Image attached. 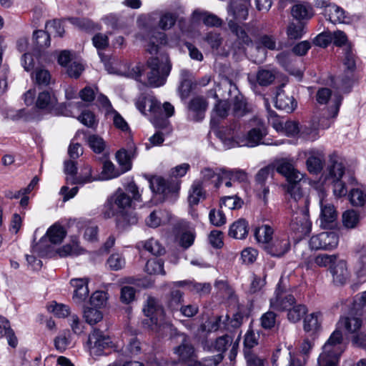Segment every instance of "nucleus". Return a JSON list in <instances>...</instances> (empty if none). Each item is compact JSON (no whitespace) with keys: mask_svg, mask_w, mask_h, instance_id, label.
<instances>
[{"mask_svg":"<svg viewBox=\"0 0 366 366\" xmlns=\"http://www.w3.org/2000/svg\"><path fill=\"white\" fill-rule=\"evenodd\" d=\"M316 99L320 104H327L329 101L332 102V106L330 108V118H335L339 112L340 107L342 104V97L337 92L332 95V92L328 88L320 89L316 94Z\"/></svg>","mask_w":366,"mask_h":366,"instance_id":"4468645a","label":"nucleus"},{"mask_svg":"<svg viewBox=\"0 0 366 366\" xmlns=\"http://www.w3.org/2000/svg\"><path fill=\"white\" fill-rule=\"evenodd\" d=\"M125 190L126 192L119 189L111 197L109 204L112 211L107 213L109 217L117 215V225L122 229L136 224L138 222L136 213L128 211L132 206V199L127 192L132 194L134 201L142 202L139 188L134 181L127 184Z\"/></svg>","mask_w":366,"mask_h":366,"instance_id":"7ed1b4c3","label":"nucleus"},{"mask_svg":"<svg viewBox=\"0 0 366 366\" xmlns=\"http://www.w3.org/2000/svg\"><path fill=\"white\" fill-rule=\"evenodd\" d=\"M292 15L299 20L308 19L313 16V9L307 3L296 4L292 8Z\"/></svg>","mask_w":366,"mask_h":366,"instance_id":"4c0bfd02","label":"nucleus"},{"mask_svg":"<svg viewBox=\"0 0 366 366\" xmlns=\"http://www.w3.org/2000/svg\"><path fill=\"white\" fill-rule=\"evenodd\" d=\"M321 213L320 217L322 223L329 224L335 222L337 219V214L335 207L330 204H324L323 201H320Z\"/></svg>","mask_w":366,"mask_h":366,"instance_id":"ea45409f","label":"nucleus"},{"mask_svg":"<svg viewBox=\"0 0 366 366\" xmlns=\"http://www.w3.org/2000/svg\"><path fill=\"white\" fill-rule=\"evenodd\" d=\"M256 78L259 85L268 86L274 81L275 74L272 70L260 69L257 73Z\"/></svg>","mask_w":366,"mask_h":366,"instance_id":"052dcab7","label":"nucleus"},{"mask_svg":"<svg viewBox=\"0 0 366 366\" xmlns=\"http://www.w3.org/2000/svg\"><path fill=\"white\" fill-rule=\"evenodd\" d=\"M274 229L268 224H262L254 230V237L257 242L262 244L264 249L266 248V244H269L272 240V235Z\"/></svg>","mask_w":366,"mask_h":366,"instance_id":"2f4dec72","label":"nucleus"},{"mask_svg":"<svg viewBox=\"0 0 366 366\" xmlns=\"http://www.w3.org/2000/svg\"><path fill=\"white\" fill-rule=\"evenodd\" d=\"M228 26L230 31L237 36L239 45L249 46L252 44V40L245 28L239 26L232 19L228 20Z\"/></svg>","mask_w":366,"mask_h":366,"instance_id":"c85d7f7f","label":"nucleus"},{"mask_svg":"<svg viewBox=\"0 0 366 366\" xmlns=\"http://www.w3.org/2000/svg\"><path fill=\"white\" fill-rule=\"evenodd\" d=\"M136 156V148L133 144L127 149H122L116 154V159L122 166L123 172L129 170L132 167V159Z\"/></svg>","mask_w":366,"mask_h":366,"instance_id":"a878e982","label":"nucleus"},{"mask_svg":"<svg viewBox=\"0 0 366 366\" xmlns=\"http://www.w3.org/2000/svg\"><path fill=\"white\" fill-rule=\"evenodd\" d=\"M342 223L347 229L356 228L360 222V214L353 209L347 210L342 214Z\"/></svg>","mask_w":366,"mask_h":366,"instance_id":"de8ad7c7","label":"nucleus"},{"mask_svg":"<svg viewBox=\"0 0 366 366\" xmlns=\"http://www.w3.org/2000/svg\"><path fill=\"white\" fill-rule=\"evenodd\" d=\"M46 235L51 243L59 244L65 237L66 231L62 226L55 224L48 229Z\"/></svg>","mask_w":366,"mask_h":366,"instance_id":"a18cd8bd","label":"nucleus"},{"mask_svg":"<svg viewBox=\"0 0 366 366\" xmlns=\"http://www.w3.org/2000/svg\"><path fill=\"white\" fill-rule=\"evenodd\" d=\"M230 105L226 100H220L216 104L212 114L211 124H217L218 119H224L229 114Z\"/></svg>","mask_w":366,"mask_h":366,"instance_id":"58836bf2","label":"nucleus"},{"mask_svg":"<svg viewBox=\"0 0 366 366\" xmlns=\"http://www.w3.org/2000/svg\"><path fill=\"white\" fill-rule=\"evenodd\" d=\"M143 312L147 317H149L151 322L154 325H158L159 322L164 319V310L154 297H149L147 298Z\"/></svg>","mask_w":366,"mask_h":366,"instance_id":"aec40b11","label":"nucleus"},{"mask_svg":"<svg viewBox=\"0 0 366 366\" xmlns=\"http://www.w3.org/2000/svg\"><path fill=\"white\" fill-rule=\"evenodd\" d=\"M86 138V142L88 143L89 147L97 154L102 153L105 148V142L104 139L98 135L92 134L89 135L88 137H84Z\"/></svg>","mask_w":366,"mask_h":366,"instance_id":"bf43d9fd","label":"nucleus"},{"mask_svg":"<svg viewBox=\"0 0 366 366\" xmlns=\"http://www.w3.org/2000/svg\"><path fill=\"white\" fill-rule=\"evenodd\" d=\"M248 124L250 129L246 134H242L240 147H254L263 144V139L267 135V128L264 122L257 116L249 119Z\"/></svg>","mask_w":366,"mask_h":366,"instance_id":"423d86ee","label":"nucleus"},{"mask_svg":"<svg viewBox=\"0 0 366 366\" xmlns=\"http://www.w3.org/2000/svg\"><path fill=\"white\" fill-rule=\"evenodd\" d=\"M217 137L222 142L226 149L240 147V140L242 134L240 132V124L233 122L229 126L219 128L217 131Z\"/></svg>","mask_w":366,"mask_h":366,"instance_id":"9b49d317","label":"nucleus"},{"mask_svg":"<svg viewBox=\"0 0 366 366\" xmlns=\"http://www.w3.org/2000/svg\"><path fill=\"white\" fill-rule=\"evenodd\" d=\"M287 280L280 278L274 295L269 300V306L274 310L283 312L287 311L294 304L296 303L295 297L287 293Z\"/></svg>","mask_w":366,"mask_h":366,"instance_id":"1a4fd4ad","label":"nucleus"},{"mask_svg":"<svg viewBox=\"0 0 366 366\" xmlns=\"http://www.w3.org/2000/svg\"><path fill=\"white\" fill-rule=\"evenodd\" d=\"M189 71L186 70L181 71V82L179 86V92L182 99L187 98L192 90V81L189 78Z\"/></svg>","mask_w":366,"mask_h":366,"instance_id":"c03bdc74","label":"nucleus"},{"mask_svg":"<svg viewBox=\"0 0 366 366\" xmlns=\"http://www.w3.org/2000/svg\"><path fill=\"white\" fill-rule=\"evenodd\" d=\"M330 272L332 274L333 282L337 285H342L349 278V272L345 261L338 259L330 266Z\"/></svg>","mask_w":366,"mask_h":366,"instance_id":"412c9836","label":"nucleus"},{"mask_svg":"<svg viewBox=\"0 0 366 366\" xmlns=\"http://www.w3.org/2000/svg\"><path fill=\"white\" fill-rule=\"evenodd\" d=\"M206 197L205 192L203 190L201 181L193 182L189 192L188 202L191 207L197 205L201 199Z\"/></svg>","mask_w":366,"mask_h":366,"instance_id":"72a5a7b5","label":"nucleus"},{"mask_svg":"<svg viewBox=\"0 0 366 366\" xmlns=\"http://www.w3.org/2000/svg\"><path fill=\"white\" fill-rule=\"evenodd\" d=\"M84 318L89 325H94L102 320L103 315L96 308L86 307L84 310Z\"/></svg>","mask_w":366,"mask_h":366,"instance_id":"13d9d810","label":"nucleus"},{"mask_svg":"<svg viewBox=\"0 0 366 366\" xmlns=\"http://www.w3.org/2000/svg\"><path fill=\"white\" fill-rule=\"evenodd\" d=\"M349 199L354 206H363L366 202V192L360 188H352L349 194Z\"/></svg>","mask_w":366,"mask_h":366,"instance_id":"864d4df0","label":"nucleus"},{"mask_svg":"<svg viewBox=\"0 0 366 366\" xmlns=\"http://www.w3.org/2000/svg\"><path fill=\"white\" fill-rule=\"evenodd\" d=\"M332 83L337 90L349 93L354 83V71L345 69L341 75L332 80Z\"/></svg>","mask_w":366,"mask_h":366,"instance_id":"393cba45","label":"nucleus"},{"mask_svg":"<svg viewBox=\"0 0 366 366\" xmlns=\"http://www.w3.org/2000/svg\"><path fill=\"white\" fill-rule=\"evenodd\" d=\"M147 106L149 107V110L153 113L158 112L162 108L160 102L152 98L146 99L144 97L142 99H139L136 102L137 108L142 114H144Z\"/></svg>","mask_w":366,"mask_h":366,"instance_id":"79ce46f5","label":"nucleus"},{"mask_svg":"<svg viewBox=\"0 0 366 366\" xmlns=\"http://www.w3.org/2000/svg\"><path fill=\"white\" fill-rule=\"evenodd\" d=\"M94 180H96V178L93 177L92 167L89 164L84 165L81 169V172L78 176L66 177V179L67 184L80 185L92 182Z\"/></svg>","mask_w":366,"mask_h":366,"instance_id":"c756f323","label":"nucleus"},{"mask_svg":"<svg viewBox=\"0 0 366 366\" xmlns=\"http://www.w3.org/2000/svg\"><path fill=\"white\" fill-rule=\"evenodd\" d=\"M56 252L60 257H66L80 255L84 252V249L79 245L76 239H72L70 243L59 248Z\"/></svg>","mask_w":366,"mask_h":366,"instance_id":"e433bc0d","label":"nucleus"},{"mask_svg":"<svg viewBox=\"0 0 366 366\" xmlns=\"http://www.w3.org/2000/svg\"><path fill=\"white\" fill-rule=\"evenodd\" d=\"M177 15L172 12H165L160 16L159 27L162 30L171 29L176 23Z\"/></svg>","mask_w":366,"mask_h":366,"instance_id":"680f3d73","label":"nucleus"},{"mask_svg":"<svg viewBox=\"0 0 366 366\" xmlns=\"http://www.w3.org/2000/svg\"><path fill=\"white\" fill-rule=\"evenodd\" d=\"M69 21L73 25L86 31H92L97 29V25L88 19L70 18Z\"/></svg>","mask_w":366,"mask_h":366,"instance_id":"e2e57ef3","label":"nucleus"},{"mask_svg":"<svg viewBox=\"0 0 366 366\" xmlns=\"http://www.w3.org/2000/svg\"><path fill=\"white\" fill-rule=\"evenodd\" d=\"M248 234V223L244 219L235 221L229 229V235L234 239H243Z\"/></svg>","mask_w":366,"mask_h":366,"instance_id":"473e14b6","label":"nucleus"},{"mask_svg":"<svg viewBox=\"0 0 366 366\" xmlns=\"http://www.w3.org/2000/svg\"><path fill=\"white\" fill-rule=\"evenodd\" d=\"M257 47L262 46L269 50H279L277 44V39L274 36L264 34L259 36L257 41Z\"/></svg>","mask_w":366,"mask_h":366,"instance_id":"5fc2aeb1","label":"nucleus"},{"mask_svg":"<svg viewBox=\"0 0 366 366\" xmlns=\"http://www.w3.org/2000/svg\"><path fill=\"white\" fill-rule=\"evenodd\" d=\"M176 339L179 345L174 347V353L178 356L179 360L188 366H198L197 355L189 338L182 333L178 334Z\"/></svg>","mask_w":366,"mask_h":366,"instance_id":"9d476101","label":"nucleus"},{"mask_svg":"<svg viewBox=\"0 0 366 366\" xmlns=\"http://www.w3.org/2000/svg\"><path fill=\"white\" fill-rule=\"evenodd\" d=\"M84 70V65L79 61H73L66 69V72L71 78L77 79Z\"/></svg>","mask_w":366,"mask_h":366,"instance_id":"774afa93","label":"nucleus"},{"mask_svg":"<svg viewBox=\"0 0 366 366\" xmlns=\"http://www.w3.org/2000/svg\"><path fill=\"white\" fill-rule=\"evenodd\" d=\"M332 124L329 117L320 119L317 124L315 123H308L300 126V136L307 140L314 141L319 137V129H325L330 127Z\"/></svg>","mask_w":366,"mask_h":366,"instance_id":"dca6fc26","label":"nucleus"},{"mask_svg":"<svg viewBox=\"0 0 366 366\" xmlns=\"http://www.w3.org/2000/svg\"><path fill=\"white\" fill-rule=\"evenodd\" d=\"M178 225L184 231L180 237V244L184 248L187 249L194 242L195 238L194 229L189 222L184 220H181Z\"/></svg>","mask_w":366,"mask_h":366,"instance_id":"7c9ffc66","label":"nucleus"},{"mask_svg":"<svg viewBox=\"0 0 366 366\" xmlns=\"http://www.w3.org/2000/svg\"><path fill=\"white\" fill-rule=\"evenodd\" d=\"M274 173V167L268 165L261 168L254 176V192L259 198L263 199L264 203L267 202L269 185L273 181Z\"/></svg>","mask_w":366,"mask_h":366,"instance_id":"6e6552de","label":"nucleus"},{"mask_svg":"<svg viewBox=\"0 0 366 366\" xmlns=\"http://www.w3.org/2000/svg\"><path fill=\"white\" fill-rule=\"evenodd\" d=\"M145 271L149 274H165L164 262L161 259L152 258L149 259L145 265Z\"/></svg>","mask_w":366,"mask_h":366,"instance_id":"8fccbe9b","label":"nucleus"},{"mask_svg":"<svg viewBox=\"0 0 366 366\" xmlns=\"http://www.w3.org/2000/svg\"><path fill=\"white\" fill-rule=\"evenodd\" d=\"M307 311V310L304 305H297L295 303L287 310V318L292 322H297L306 314Z\"/></svg>","mask_w":366,"mask_h":366,"instance_id":"09e8293b","label":"nucleus"},{"mask_svg":"<svg viewBox=\"0 0 366 366\" xmlns=\"http://www.w3.org/2000/svg\"><path fill=\"white\" fill-rule=\"evenodd\" d=\"M274 105L277 109L290 113L295 109L297 103L292 95L286 94L282 89H279L276 94Z\"/></svg>","mask_w":366,"mask_h":366,"instance_id":"4be33fe9","label":"nucleus"},{"mask_svg":"<svg viewBox=\"0 0 366 366\" xmlns=\"http://www.w3.org/2000/svg\"><path fill=\"white\" fill-rule=\"evenodd\" d=\"M45 28L50 35L54 34L59 36H62L64 33V29L62 26V23L59 19H54L52 21H47Z\"/></svg>","mask_w":366,"mask_h":366,"instance_id":"338daca9","label":"nucleus"},{"mask_svg":"<svg viewBox=\"0 0 366 366\" xmlns=\"http://www.w3.org/2000/svg\"><path fill=\"white\" fill-rule=\"evenodd\" d=\"M70 282L72 287L75 288L73 300L76 304L80 305L89 296L88 280L83 278L72 279Z\"/></svg>","mask_w":366,"mask_h":366,"instance_id":"b1692460","label":"nucleus"},{"mask_svg":"<svg viewBox=\"0 0 366 366\" xmlns=\"http://www.w3.org/2000/svg\"><path fill=\"white\" fill-rule=\"evenodd\" d=\"M362 321L360 317L350 316L342 317L337 324L335 331L345 329L347 334L352 335V342L354 345L363 347L366 345L365 335L360 332Z\"/></svg>","mask_w":366,"mask_h":366,"instance_id":"0eeeda50","label":"nucleus"},{"mask_svg":"<svg viewBox=\"0 0 366 366\" xmlns=\"http://www.w3.org/2000/svg\"><path fill=\"white\" fill-rule=\"evenodd\" d=\"M199 19L205 25L209 26H220L222 24V20L220 18L207 11L201 12L199 14Z\"/></svg>","mask_w":366,"mask_h":366,"instance_id":"69168bd1","label":"nucleus"},{"mask_svg":"<svg viewBox=\"0 0 366 366\" xmlns=\"http://www.w3.org/2000/svg\"><path fill=\"white\" fill-rule=\"evenodd\" d=\"M187 284V281L172 282L170 292L167 297L166 305L174 315L178 313V310L184 302V292L179 287L186 286Z\"/></svg>","mask_w":366,"mask_h":366,"instance_id":"2eb2a0df","label":"nucleus"},{"mask_svg":"<svg viewBox=\"0 0 366 366\" xmlns=\"http://www.w3.org/2000/svg\"><path fill=\"white\" fill-rule=\"evenodd\" d=\"M149 187L153 192L167 195L177 192L180 187L179 183L176 180L167 181L159 177L150 180Z\"/></svg>","mask_w":366,"mask_h":366,"instance_id":"a211bd4d","label":"nucleus"},{"mask_svg":"<svg viewBox=\"0 0 366 366\" xmlns=\"http://www.w3.org/2000/svg\"><path fill=\"white\" fill-rule=\"evenodd\" d=\"M223 177H228L229 180L237 181L240 183L248 181V174L243 169L223 168Z\"/></svg>","mask_w":366,"mask_h":366,"instance_id":"49530a36","label":"nucleus"},{"mask_svg":"<svg viewBox=\"0 0 366 366\" xmlns=\"http://www.w3.org/2000/svg\"><path fill=\"white\" fill-rule=\"evenodd\" d=\"M145 40L147 42L146 50L151 54H155L157 56L149 58L145 65L138 64L129 67L123 74L144 86L159 87L165 84L172 69L168 55L158 54L159 46L167 42V35L163 31L152 29L147 31Z\"/></svg>","mask_w":366,"mask_h":366,"instance_id":"f257e3e1","label":"nucleus"},{"mask_svg":"<svg viewBox=\"0 0 366 366\" xmlns=\"http://www.w3.org/2000/svg\"><path fill=\"white\" fill-rule=\"evenodd\" d=\"M81 134H83L84 137H86L85 132L80 130L77 131L69 146L68 154L70 159H76L83 154V148L81 145L78 142H75V141L78 139Z\"/></svg>","mask_w":366,"mask_h":366,"instance_id":"37998d69","label":"nucleus"},{"mask_svg":"<svg viewBox=\"0 0 366 366\" xmlns=\"http://www.w3.org/2000/svg\"><path fill=\"white\" fill-rule=\"evenodd\" d=\"M57 102L54 95H51L50 92L44 91L39 94L36 105L39 109H51L54 107Z\"/></svg>","mask_w":366,"mask_h":366,"instance_id":"a19ab883","label":"nucleus"},{"mask_svg":"<svg viewBox=\"0 0 366 366\" xmlns=\"http://www.w3.org/2000/svg\"><path fill=\"white\" fill-rule=\"evenodd\" d=\"M342 334L334 331L322 347V352L318 358V366H337L339 357L344 351Z\"/></svg>","mask_w":366,"mask_h":366,"instance_id":"39448f33","label":"nucleus"},{"mask_svg":"<svg viewBox=\"0 0 366 366\" xmlns=\"http://www.w3.org/2000/svg\"><path fill=\"white\" fill-rule=\"evenodd\" d=\"M88 344L91 353L101 355L104 350L112 346L111 337L99 329L94 328L89 335Z\"/></svg>","mask_w":366,"mask_h":366,"instance_id":"f8f14e48","label":"nucleus"},{"mask_svg":"<svg viewBox=\"0 0 366 366\" xmlns=\"http://www.w3.org/2000/svg\"><path fill=\"white\" fill-rule=\"evenodd\" d=\"M275 167L277 172L287 181L285 188L290 197V207L296 212L290 223L291 229L298 233L300 237L307 235L311 231L312 224L308 217L310 200L302 188L303 174L295 168L292 159H279Z\"/></svg>","mask_w":366,"mask_h":366,"instance_id":"f03ea898","label":"nucleus"},{"mask_svg":"<svg viewBox=\"0 0 366 366\" xmlns=\"http://www.w3.org/2000/svg\"><path fill=\"white\" fill-rule=\"evenodd\" d=\"M221 91H222L221 96L223 98H229L232 95V93L238 92L236 85L228 78L224 79L219 84L217 85V92H220Z\"/></svg>","mask_w":366,"mask_h":366,"instance_id":"6e6d98bb","label":"nucleus"},{"mask_svg":"<svg viewBox=\"0 0 366 366\" xmlns=\"http://www.w3.org/2000/svg\"><path fill=\"white\" fill-rule=\"evenodd\" d=\"M55 348L60 352L65 351L71 343L70 332L68 330L63 331L54 340Z\"/></svg>","mask_w":366,"mask_h":366,"instance_id":"3c124183","label":"nucleus"},{"mask_svg":"<svg viewBox=\"0 0 366 366\" xmlns=\"http://www.w3.org/2000/svg\"><path fill=\"white\" fill-rule=\"evenodd\" d=\"M232 341L233 339L230 335H225L217 338L214 343L205 341L203 343V348L208 351H217L223 355L227 347L232 344Z\"/></svg>","mask_w":366,"mask_h":366,"instance_id":"bb28decb","label":"nucleus"},{"mask_svg":"<svg viewBox=\"0 0 366 366\" xmlns=\"http://www.w3.org/2000/svg\"><path fill=\"white\" fill-rule=\"evenodd\" d=\"M33 39L39 49L47 48L50 45V34L47 31H35L33 34Z\"/></svg>","mask_w":366,"mask_h":366,"instance_id":"4d7b16f0","label":"nucleus"},{"mask_svg":"<svg viewBox=\"0 0 366 366\" xmlns=\"http://www.w3.org/2000/svg\"><path fill=\"white\" fill-rule=\"evenodd\" d=\"M254 107L247 102L242 94L236 95L233 102V114L236 117H242L247 114L253 113Z\"/></svg>","mask_w":366,"mask_h":366,"instance_id":"cd10ccee","label":"nucleus"},{"mask_svg":"<svg viewBox=\"0 0 366 366\" xmlns=\"http://www.w3.org/2000/svg\"><path fill=\"white\" fill-rule=\"evenodd\" d=\"M320 313L313 312L305 317L304 320V330L307 332H315L320 327L319 316Z\"/></svg>","mask_w":366,"mask_h":366,"instance_id":"603ef678","label":"nucleus"},{"mask_svg":"<svg viewBox=\"0 0 366 366\" xmlns=\"http://www.w3.org/2000/svg\"><path fill=\"white\" fill-rule=\"evenodd\" d=\"M324 15L331 23L335 24L345 22V11L338 6L332 4L324 10Z\"/></svg>","mask_w":366,"mask_h":366,"instance_id":"f704fd0d","label":"nucleus"},{"mask_svg":"<svg viewBox=\"0 0 366 366\" xmlns=\"http://www.w3.org/2000/svg\"><path fill=\"white\" fill-rule=\"evenodd\" d=\"M325 179L332 186L334 195L338 197L345 196L347 193V184H353L355 182L354 177L346 173L345 161L337 153L329 157Z\"/></svg>","mask_w":366,"mask_h":366,"instance_id":"20e7f679","label":"nucleus"},{"mask_svg":"<svg viewBox=\"0 0 366 366\" xmlns=\"http://www.w3.org/2000/svg\"><path fill=\"white\" fill-rule=\"evenodd\" d=\"M137 247L139 249H144L154 255H162L165 252L164 247L154 238L137 243Z\"/></svg>","mask_w":366,"mask_h":366,"instance_id":"c9c22d12","label":"nucleus"},{"mask_svg":"<svg viewBox=\"0 0 366 366\" xmlns=\"http://www.w3.org/2000/svg\"><path fill=\"white\" fill-rule=\"evenodd\" d=\"M208 103L202 97H194L189 104L191 118L195 122H199L204 117Z\"/></svg>","mask_w":366,"mask_h":366,"instance_id":"5701e85b","label":"nucleus"},{"mask_svg":"<svg viewBox=\"0 0 366 366\" xmlns=\"http://www.w3.org/2000/svg\"><path fill=\"white\" fill-rule=\"evenodd\" d=\"M242 199L236 195L227 196L221 199V207H224L230 210L239 209L242 207Z\"/></svg>","mask_w":366,"mask_h":366,"instance_id":"0e129e2a","label":"nucleus"},{"mask_svg":"<svg viewBox=\"0 0 366 366\" xmlns=\"http://www.w3.org/2000/svg\"><path fill=\"white\" fill-rule=\"evenodd\" d=\"M338 235L335 232H323L312 236L310 239V247L312 249H332L338 244Z\"/></svg>","mask_w":366,"mask_h":366,"instance_id":"ddd939ff","label":"nucleus"},{"mask_svg":"<svg viewBox=\"0 0 366 366\" xmlns=\"http://www.w3.org/2000/svg\"><path fill=\"white\" fill-rule=\"evenodd\" d=\"M249 0H232L227 7L229 16H232V20L243 21L248 16V7Z\"/></svg>","mask_w":366,"mask_h":366,"instance_id":"6ab92c4d","label":"nucleus"},{"mask_svg":"<svg viewBox=\"0 0 366 366\" xmlns=\"http://www.w3.org/2000/svg\"><path fill=\"white\" fill-rule=\"evenodd\" d=\"M264 249L273 257H282L290 249L289 237L286 234L276 235Z\"/></svg>","mask_w":366,"mask_h":366,"instance_id":"f3484780","label":"nucleus"}]
</instances>
